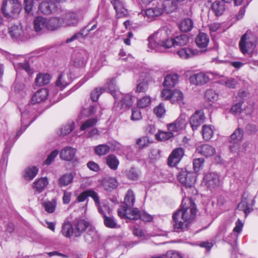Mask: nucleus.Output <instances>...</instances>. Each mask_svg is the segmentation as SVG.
Listing matches in <instances>:
<instances>
[{
  "instance_id": "nucleus-60",
  "label": "nucleus",
  "mask_w": 258,
  "mask_h": 258,
  "mask_svg": "<svg viewBox=\"0 0 258 258\" xmlns=\"http://www.w3.org/2000/svg\"><path fill=\"white\" fill-rule=\"evenodd\" d=\"M185 181L183 183V185L186 187H191L196 181L195 177L193 174L190 173L188 174V176L185 178Z\"/></svg>"
},
{
  "instance_id": "nucleus-24",
  "label": "nucleus",
  "mask_w": 258,
  "mask_h": 258,
  "mask_svg": "<svg viewBox=\"0 0 258 258\" xmlns=\"http://www.w3.org/2000/svg\"><path fill=\"white\" fill-rule=\"evenodd\" d=\"M197 152L206 157H208L214 155L216 150L210 145L204 144L198 147L197 148Z\"/></svg>"
},
{
  "instance_id": "nucleus-38",
  "label": "nucleus",
  "mask_w": 258,
  "mask_h": 258,
  "mask_svg": "<svg viewBox=\"0 0 258 258\" xmlns=\"http://www.w3.org/2000/svg\"><path fill=\"white\" fill-rule=\"evenodd\" d=\"M194 27V22L190 19H184L180 24L179 28L181 31L188 32L190 31Z\"/></svg>"
},
{
  "instance_id": "nucleus-34",
  "label": "nucleus",
  "mask_w": 258,
  "mask_h": 258,
  "mask_svg": "<svg viewBox=\"0 0 258 258\" xmlns=\"http://www.w3.org/2000/svg\"><path fill=\"white\" fill-rule=\"evenodd\" d=\"M74 177L72 173H66L61 176L58 183L60 187L66 186L72 182Z\"/></svg>"
},
{
  "instance_id": "nucleus-35",
  "label": "nucleus",
  "mask_w": 258,
  "mask_h": 258,
  "mask_svg": "<svg viewBox=\"0 0 258 258\" xmlns=\"http://www.w3.org/2000/svg\"><path fill=\"white\" fill-rule=\"evenodd\" d=\"M50 80V76L47 74H39L35 79L37 85L41 86L48 84Z\"/></svg>"
},
{
  "instance_id": "nucleus-46",
  "label": "nucleus",
  "mask_w": 258,
  "mask_h": 258,
  "mask_svg": "<svg viewBox=\"0 0 258 258\" xmlns=\"http://www.w3.org/2000/svg\"><path fill=\"white\" fill-rule=\"evenodd\" d=\"M134 102V97L130 93L125 94L121 100L122 106L125 108H128L131 107Z\"/></svg>"
},
{
  "instance_id": "nucleus-22",
  "label": "nucleus",
  "mask_w": 258,
  "mask_h": 258,
  "mask_svg": "<svg viewBox=\"0 0 258 258\" xmlns=\"http://www.w3.org/2000/svg\"><path fill=\"white\" fill-rule=\"evenodd\" d=\"M243 136V131L239 128L236 130L234 132V133L231 135L229 141L230 143L233 144V146L232 147L231 145H230V147L232 151H235L232 148L238 146V144L239 142H240L242 139Z\"/></svg>"
},
{
  "instance_id": "nucleus-43",
  "label": "nucleus",
  "mask_w": 258,
  "mask_h": 258,
  "mask_svg": "<svg viewBox=\"0 0 258 258\" xmlns=\"http://www.w3.org/2000/svg\"><path fill=\"white\" fill-rule=\"evenodd\" d=\"M106 164L112 170H116L119 164V161L116 156L109 155L106 158Z\"/></svg>"
},
{
  "instance_id": "nucleus-29",
  "label": "nucleus",
  "mask_w": 258,
  "mask_h": 258,
  "mask_svg": "<svg viewBox=\"0 0 258 258\" xmlns=\"http://www.w3.org/2000/svg\"><path fill=\"white\" fill-rule=\"evenodd\" d=\"M163 11L167 13H172L177 9V4L173 0H165L161 5Z\"/></svg>"
},
{
  "instance_id": "nucleus-30",
  "label": "nucleus",
  "mask_w": 258,
  "mask_h": 258,
  "mask_svg": "<svg viewBox=\"0 0 258 258\" xmlns=\"http://www.w3.org/2000/svg\"><path fill=\"white\" fill-rule=\"evenodd\" d=\"M178 80V76L176 74H168L165 77L163 85L166 87H173Z\"/></svg>"
},
{
  "instance_id": "nucleus-21",
  "label": "nucleus",
  "mask_w": 258,
  "mask_h": 258,
  "mask_svg": "<svg viewBox=\"0 0 258 258\" xmlns=\"http://www.w3.org/2000/svg\"><path fill=\"white\" fill-rule=\"evenodd\" d=\"M209 42L208 35L205 33L200 32L196 38V43L198 47L203 49V51L206 50L207 47Z\"/></svg>"
},
{
  "instance_id": "nucleus-37",
  "label": "nucleus",
  "mask_w": 258,
  "mask_h": 258,
  "mask_svg": "<svg viewBox=\"0 0 258 258\" xmlns=\"http://www.w3.org/2000/svg\"><path fill=\"white\" fill-rule=\"evenodd\" d=\"M38 168L35 166L28 167L24 171V178L27 180H32L37 174Z\"/></svg>"
},
{
  "instance_id": "nucleus-59",
  "label": "nucleus",
  "mask_w": 258,
  "mask_h": 258,
  "mask_svg": "<svg viewBox=\"0 0 258 258\" xmlns=\"http://www.w3.org/2000/svg\"><path fill=\"white\" fill-rule=\"evenodd\" d=\"M97 122L96 119L94 118H90L85 121L81 126V130L84 131L89 127L94 126Z\"/></svg>"
},
{
  "instance_id": "nucleus-1",
  "label": "nucleus",
  "mask_w": 258,
  "mask_h": 258,
  "mask_svg": "<svg viewBox=\"0 0 258 258\" xmlns=\"http://www.w3.org/2000/svg\"><path fill=\"white\" fill-rule=\"evenodd\" d=\"M197 209L193 201L189 198H184L182 202V209L175 212L172 219L175 231L179 232L187 229L188 226L196 217Z\"/></svg>"
},
{
  "instance_id": "nucleus-45",
  "label": "nucleus",
  "mask_w": 258,
  "mask_h": 258,
  "mask_svg": "<svg viewBox=\"0 0 258 258\" xmlns=\"http://www.w3.org/2000/svg\"><path fill=\"white\" fill-rule=\"evenodd\" d=\"M96 205L98 208V212L103 215V218L105 217V216H107V215H110L111 209L107 205L103 203L100 204V202H99V204H97Z\"/></svg>"
},
{
  "instance_id": "nucleus-14",
  "label": "nucleus",
  "mask_w": 258,
  "mask_h": 258,
  "mask_svg": "<svg viewBox=\"0 0 258 258\" xmlns=\"http://www.w3.org/2000/svg\"><path fill=\"white\" fill-rule=\"evenodd\" d=\"M47 19L41 16L36 17L33 20V28L37 33H43L47 30Z\"/></svg>"
},
{
  "instance_id": "nucleus-27",
  "label": "nucleus",
  "mask_w": 258,
  "mask_h": 258,
  "mask_svg": "<svg viewBox=\"0 0 258 258\" xmlns=\"http://www.w3.org/2000/svg\"><path fill=\"white\" fill-rule=\"evenodd\" d=\"M199 51L190 48H183L177 51V54L183 59L191 58L198 54Z\"/></svg>"
},
{
  "instance_id": "nucleus-57",
  "label": "nucleus",
  "mask_w": 258,
  "mask_h": 258,
  "mask_svg": "<svg viewBox=\"0 0 258 258\" xmlns=\"http://www.w3.org/2000/svg\"><path fill=\"white\" fill-rule=\"evenodd\" d=\"M127 215V219L132 220H137L140 218L141 211L137 208H133L130 210Z\"/></svg>"
},
{
  "instance_id": "nucleus-25",
  "label": "nucleus",
  "mask_w": 258,
  "mask_h": 258,
  "mask_svg": "<svg viewBox=\"0 0 258 258\" xmlns=\"http://www.w3.org/2000/svg\"><path fill=\"white\" fill-rule=\"evenodd\" d=\"M48 94V90L46 89H41L37 91L31 99L32 104H34L44 101Z\"/></svg>"
},
{
  "instance_id": "nucleus-42",
  "label": "nucleus",
  "mask_w": 258,
  "mask_h": 258,
  "mask_svg": "<svg viewBox=\"0 0 258 258\" xmlns=\"http://www.w3.org/2000/svg\"><path fill=\"white\" fill-rule=\"evenodd\" d=\"M213 126L210 125H204L202 128V135L204 140H209L213 135Z\"/></svg>"
},
{
  "instance_id": "nucleus-3",
  "label": "nucleus",
  "mask_w": 258,
  "mask_h": 258,
  "mask_svg": "<svg viewBox=\"0 0 258 258\" xmlns=\"http://www.w3.org/2000/svg\"><path fill=\"white\" fill-rule=\"evenodd\" d=\"M153 34L158 41V44L161 46L166 48H170L172 46V38L171 37L172 31L170 28L167 26L163 27Z\"/></svg>"
},
{
  "instance_id": "nucleus-12",
  "label": "nucleus",
  "mask_w": 258,
  "mask_h": 258,
  "mask_svg": "<svg viewBox=\"0 0 258 258\" xmlns=\"http://www.w3.org/2000/svg\"><path fill=\"white\" fill-rule=\"evenodd\" d=\"M91 224L84 219H77L73 222V226L75 229V236L80 237L81 235L87 230Z\"/></svg>"
},
{
  "instance_id": "nucleus-61",
  "label": "nucleus",
  "mask_w": 258,
  "mask_h": 258,
  "mask_svg": "<svg viewBox=\"0 0 258 258\" xmlns=\"http://www.w3.org/2000/svg\"><path fill=\"white\" fill-rule=\"evenodd\" d=\"M142 118V115L140 110L138 108L132 109L131 119L132 120H139Z\"/></svg>"
},
{
  "instance_id": "nucleus-39",
  "label": "nucleus",
  "mask_w": 258,
  "mask_h": 258,
  "mask_svg": "<svg viewBox=\"0 0 258 258\" xmlns=\"http://www.w3.org/2000/svg\"><path fill=\"white\" fill-rule=\"evenodd\" d=\"M183 95L181 91L178 90H174L172 91L171 99L170 101L172 103H177L179 104H183Z\"/></svg>"
},
{
  "instance_id": "nucleus-9",
  "label": "nucleus",
  "mask_w": 258,
  "mask_h": 258,
  "mask_svg": "<svg viewBox=\"0 0 258 258\" xmlns=\"http://www.w3.org/2000/svg\"><path fill=\"white\" fill-rule=\"evenodd\" d=\"M184 155V150L182 148L174 149L168 158V165L170 167L175 166L181 161Z\"/></svg>"
},
{
  "instance_id": "nucleus-7",
  "label": "nucleus",
  "mask_w": 258,
  "mask_h": 258,
  "mask_svg": "<svg viewBox=\"0 0 258 258\" xmlns=\"http://www.w3.org/2000/svg\"><path fill=\"white\" fill-rule=\"evenodd\" d=\"M239 46L240 51L243 54L246 53L251 54L256 45L250 37H247V34L245 33L241 37Z\"/></svg>"
},
{
  "instance_id": "nucleus-62",
  "label": "nucleus",
  "mask_w": 258,
  "mask_h": 258,
  "mask_svg": "<svg viewBox=\"0 0 258 258\" xmlns=\"http://www.w3.org/2000/svg\"><path fill=\"white\" fill-rule=\"evenodd\" d=\"M205 97L210 101H216L218 98V95L213 90H208L205 93Z\"/></svg>"
},
{
  "instance_id": "nucleus-49",
  "label": "nucleus",
  "mask_w": 258,
  "mask_h": 258,
  "mask_svg": "<svg viewBox=\"0 0 258 258\" xmlns=\"http://www.w3.org/2000/svg\"><path fill=\"white\" fill-rule=\"evenodd\" d=\"M103 186L106 190L113 189L117 186L116 180L113 178L106 179L103 182Z\"/></svg>"
},
{
  "instance_id": "nucleus-17",
  "label": "nucleus",
  "mask_w": 258,
  "mask_h": 258,
  "mask_svg": "<svg viewBox=\"0 0 258 258\" xmlns=\"http://www.w3.org/2000/svg\"><path fill=\"white\" fill-rule=\"evenodd\" d=\"M56 8V6L55 3L51 0H47L40 4L39 9L43 14L49 15L55 10Z\"/></svg>"
},
{
  "instance_id": "nucleus-6",
  "label": "nucleus",
  "mask_w": 258,
  "mask_h": 258,
  "mask_svg": "<svg viewBox=\"0 0 258 258\" xmlns=\"http://www.w3.org/2000/svg\"><path fill=\"white\" fill-rule=\"evenodd\" d=\"M97 26V22L96 21V17H95L92 19L89 23L83 29H82L80 32L75 33L71 38L68 39L66 40L67 43L71 42L76 39L79 38H83L87 36L89 33L93 31L96 29Z\"/></svg>"
},
{
  "instance_id": "nucleus-36",
  "label": "nucleus",
  "mask_w": 258,
  "mask_h": 258,
  "mask_svg": "<svg viewBox=\"0 0 258 258\" xmlns=\"http://www.w3.org/2000/svg\"><path fill=\"white\" fill-rule=\"evenodd\" d=\"M73 64L76 67H82L85 64V59L83 54L77 53L72 57Z\"/></svg>"
},
{
  "instance_id": "nucleus-48",
  "label": "nucleus",
  "mask_w": 258,
  "mask_h": 258,
  "mask_svg": "<svg viewBox=\"0 0 258 258\" xmlns=\"http://www.w3.org/2000/svg\"><path fill=\"white\" fill-rule=\"evenodd\" d=\"M151 103V98L149 96H145L137 102V106L139 108H144L150 105Z\"/></svg>"
},
{
  "instance_id": "nucleus-40",
  "label": "nucleus",
  "mask_w": 258,
  "mask_h": 258,
  "mask_svg": "<svg viewBox=\"0 0 258 258\" xmlns=\"http://www.w3.org/2000/svg\"><path fill=\"white\" fill-rule=\"evenodd\" d=\"M56 205L57 203L55 199L44 202L42 204V206L44 208L45 211L48 213H53L55 210Z\"/></svg>"
},
{
  "instance_id": "nucleus-53",
  "label": "nucleus",
  "mask_w": 258,
  "mask_h": 258,
  "mask_svg": "<svg viewBox=\"0 0 258 258\" xmlns=\"http://www.w3.org/2000/svg\"><path fill=\"white\" fill-rule=\"evenodd\" d=\"M149 143L150 142L149 138L146 136H144L138 138L136 141V144L140 149L148 146Z\"/></svg>"
},
{
  "instance_id": "nucleus-10",
  "label": "nucleus",
  "mask_w": 258,
  "mask_h": 258,
  "mask_svg": "<svg viewBox=\"0 0 258 258\" xmlns=\"http://www.w3.org/2000/svg\"><path fill=\"white\" fill-rule=\"evenodd\" d=\"M211 73H199L190 77L189 80L191 83L195 85H203L207 83L212 76Z\"/></svg>"
},
{
  "instance_id": "nucleus-44",
  "label": "nucleus",
  "mask_w": 258,
  "mask_h": 258,
  "mask_svg": "<svg viewBox=\"0 0 258 258\" xmlns=\"http://www.w3.org/2000/svg\"><path fill=\"white\" fill-rule=\"evenodd\" d=\"M110 147L106 144H101L97 146L94 148V151L98 156H103L109 153Z\"/></svg>"
},
{
  "instance_id": "nucleus-8",
  "label": "nucleus",
  "mask_w": 258,
  "mask_h": 258,
  "mask_svg": "<svg viewBox=\"0 0 258 258\" xmlns=\"http://www.w3.org/2000/svg\"><path fill=\"white\" fill-rule=\"evenodd\" d=\"M186 116L184 114L180 115L174 121L167 125L168 130L175 133H179L184 130L186 125Z\"/></svg>"
},
{
  "instance_id": "nucleus-41",
  "label": "nucleus",
  "mask_w": 258,
  "mask_h": 258,
  "mask_svg": "<svg viewBox=\"0 0 258 258\" xmlns=\"http://www.w3.org/2000/svg\"><path fill=\"white\" fill-rule=\"evenodd\" d=\"M108 89L109 93L114 97L115 99H118L121 95V93L118 91L114 83V81H111L107 83Z\"/></svg>"
},
{
  "instance_id": "nucleus-5",
  "label": "nucleus",
  "mask_w": 258,
  "mask_h": 258,
  "mask_svg": "<svg viewBox=\"0 0 258 258\" xmlns=\"http://www.w3.org/2000/svg\"><path fill=\"white\" fill-rule=\"evenodd\" d=\"M8 32L13 39L25 41L29 37L27 29H24L21 24L12 26Z\"/></svg>"
},
{
  "instance_id": "nucleus-2",
  "label": "nucleus",
  "mask_w": 258,
  "mask_h": 258,
  "mask_svg": "<svg viewBox=\"0 0 258 258\" xmlns=\"http://www.w3.org/2000/svg\"><path fill=\"white\" fill-rule=\"evenodd\" d=\"M21 8V4L18 0H4L1 10L4 16L9 19L17 17Z\"/></svg>"
},
{
  "instance_id": "nucleus-52",
  "label": "nucleus",
  "mask_w": 258,
  "mask_h": 258,
  "mask_svg": "<svg viewBox=\"0 0 258 258\" xmlns=\"http://www.w3.org/2000/svg\"><path fill=\"white\" fill-rule=\"evenodd\" d=\"M75 123L72 122L62 126L60 129V135L66 136L69 134L74 128Z\"/></svg>"
},
{
  "instance_id": "nucleus-11",
  "label": "nucleus",
  "mask_w": 258,
  "mask_h": 258,
  "mask_svg": "<svg viewBox=\"0 0 258 258\" xmlns=\"http://www.w3.org/2000/svg\"><path fill=\"white\" fill-rule=\"evenodd\" d=\"M205 114L202 110L196 111L190 117L189 123L193 131H195L204 122Z\"/></svg>"
},
{
  "instance_id": "nucleus-4",
  "label": "nucleus",
  "mask_w": 258,
  "mask_h": 258,
  "mask_svg": "<svg viewBox=\"0 0 258 258\" xmlns=\"http://www.w3.org/2000/svg\"><path fill=\"white\" fill-rule=\"evenodd\" d=\"M60 18L63 27H75L83 19V15L81 12L69 11L62 15Z\"/></svg>"
},
{
  "instance_id": "nucleus-16",
  "label": "nucleus",
  "mask_w": 258,
  "mask_h": 258,
  "mask_svg": "<svg viewBox=\"0 0 258 258\" xmlns=\"http://www.w3.org/2000/svg\"><path fill=\"white\" fill-rule=\"evenodd\" d=\"M76 149L72 147L67 146L62 148L59 153V157L61 159L71 161L75 157Z\"/></svg>"
},
{
  "instance_id": "nucleus-64",
  "label": "nucleus",
  "mask_w": 258,
  "mask_h": 258,
  "mask_svg": "<svg viewBox=\"0 0 258 258\" xmlns=\"http://www.w3.org/2000/svg\"><path fill=\"white\" fill-rule=\"evenodd\" d=\"M155 114L158 117L162 116L165 113V109L162 103H160L154 109Z\"/></svg>"
},
{
  "instance_id": "nucleus-19",
  "label": "nucleus",
  "mask_w": 258,
  "mask_h": 258,
  "mask_svg": "<svg viewBox=\"0 0 258 258\" xmlns=\"http://www.w3.org/2000/svg\"><path fill=\"white\" fill-rule=\"evenodd\" d=\"M71 83V78L68 73L60 74L56 81V86L60 90L64 89Z\"/></svg>"
},
{
  "instance_id": "nucleus-13",
  "label": "nucleus",
  "mask_w": 258,
  "mask_h": 258,
  "mask_svg": "<svg viewBox=\"0 0 258 258\" xmlns=\"http://www.w3.org/2000/svg\"><path fill=\"white\" fill-rule=\"evenodd\" d=\"M204 181L207 187L210 189H214L220 185L219 176L216 173H209L205 175Z\"/></svg>"
},
{
  "instance_id": "nucleus-15",
  "label": "nucleus",
  "mask_w": 258,
  "mask_h": 258,
  "mask_svg": "<svg viewBox=\"0 0 258 258\" xmlns=\"http://www.w3.org/2000/svg\"><path fill=\"white\" fill-rule=\"evenodd\" d=\"M110 2L113 5L118 17H122L128 15L127 10L125 8L124 4L121 0H110Z\"/></svg>"
},
{
  "instance_id": "nucleus-20",
  "label": "nucleus",
  "mask_w": 258,
  "mask_h": 258,
  "mask_svg": "<svg viewBox=\"0 0 258 258\" xmlns=\"http://www.w3.org/2000/svg\"><path fill=\"white\" fill-rule=\"evenodd\" d=\"M210 9L215 16L219 17L224 14L225 11V6L222 2L215 0L212 2Z\"/></svg>"
},
{
  "instance_id": "nucleus-63",
  "label": "nucleus",
  "mask_w": 258,
  "mask_h": 258,
  "mask_svg": "<svg viewBox=\"0 0 258 258\" xmlns=\"http://www.w3.org/2000/svg\"><path fill=\"white\" fill-rule=\"evenodd\" d=\"M204 159L203 158H197L193 161V167L196 172H198L203 165Z\"/></svg>"
},
{
  "instance_id": "nucleus-50",
  "label": "nucleus",
  "mask_w": 258,
  "mask_h": 258,
  "mask_svg": "<svg viewBox=\"0 0 258 258\" xmlns=\"http://www.w3.org/2000/svg\"><path fill=\"white\" fill-rule=\"evenodd\" d=\"M97 107V105H94L90 106L88 108H83L81 112V114L86 117L89 116L96 112Z\"/></svg>"
},
{
  "instance_id": "nucleus-32",
  "label": "nucleus",
  "mask_w": 258,
  "mask_h": 258,
  "mask_svg": "<svg viewBox=\"0 0 258 258\" xmlns=\"http://www.w3.org/2000/svg\"><path fill=\"white\" fill-rule=\"evenodd\" d=\"M189 41V37L187 35L181 34L172 39V46H182L186 45Z\"/></svg>"
},
{
  "instance_id": "nucleus-31",
  "label": "nucleus",
  "mask_w": 258,
  "mask_h": 258,
  "mask_svg": "<svg viewBox=\"0 0 258 258\" xmlns=\"http://www.w3.org/2000/svg\"><path fill=\"white\" fill-rule=\"evenodd\" d=\"M163 12L161 4H158L155 7L147 9L146 11V14L149 17H153L161 15Z\"/></svg>"
},
{
  "instance_id": "nucleus-33",
  "label": "nucleus",
  "mask_w": 258,
  "mask_h": 258,
  "mask_svg": "<svg viewBox=\"0 0 258 258\" xmlns=\"http://www.w3.org/2000/svg\"><path fill=\"white\" fill-rule=\"evenodd\" d=\"M135 195L132 189H128L124 197L123 203L128 208H132L135 202Z\"/></svg>"
},
{
  "instance_id": "nucleus-54",
  "label": "nucleus",
  "mask_w": 258,
  "mask_h": 258,
  "mask_svg": "<svg viewBox=\"0 0 258 258\" xmlns=\"http://www.w3.org/2000/svg\"><path fill=\"white\" fill-rule=\"evenodd\" d=\"M104 223L107 227L110 228H114L116 227L117 225L114 219L109 216H105L104 217Z\"/></svg>"
},
{
  "instance_id": "nucleus-18",
  "label": "nucleus",
  "mask_w": 258,
  "mask_h": 258,
  "mask_svg": "<svg viewBox=\"0 0 258 258\" xmlns=\"http://www.w3.org/2000/svg\"><path fill=\"white\" fill-rule=\"evenodd\" d=\"M99 238V234L95 228L91 225L87 229V231L84 235L85 241L90 244L97 240Z\"/></svg>"
},
{
  "instance_id": "nucleus-47",
  "label": "nucleus",
  "mask_w": 258,
  "mask_h": 258,
  "mask_svg": "<svg viewBox=\"0 0 258 258\" xmlns=\"http://www.w3.org/2000/svg\"><path fill=\"white\" fill-rule=\"evenodd\" d=\"M174 135L172 132L160 131L156 135V138L160 141H166L173 137Z\"/></svg>"
},
{
  "instance_id": "nucleus-58",
  "label": "nucleus",
  "mask_w": 258,
  "mask_h": 258,
  "mask_svg": "<svg viewBox=\"0 0 258 258\" xmlns=\"http://www.w3.org/2000/svg\"><path fill=\"white\" fill-rule=\"evenodd\" d=\"M148 84L147 82H142L139 83L136 86L135 92L145 93L148 89Z\"/></svg>"
},
{
  "instance_id": "nucleus-26",
  "label": "nucleus",
  "mask_w": 258,
  "mask_h": 258,
  "mask_svg": "<svg viewBox=\"0 0 258 258\" xmlns=\"http://www.w3.org/2000/svg\"><path fill=\"white\" fill-rule=\"evenodd\" d=\"M61 232L66 237H70L72 236H75V229L73 224L70 222L64 221L62 224Z\"/></svg>"
},
{
  "instance_id": "nucleus-28",
  "label": "nucleus",
  "mask_w": 258,
  "mask_h": 258,
  "mask_svg": "<svg viewBox=\"0 0 258 258\" xmlns=\"http://www.w3.org/2000/svg\"><path fill=\"white\" fill-rule=\"evenodd\" d=\"M48 181L46 177H42L36 180L33 184V187L38 193L41 192L47 186Z\"/></svg>"
},
{
  "instance_id": "nucleus-55",
  "label": "nucleus",
  "mask_w": 258,
  "mask_h": 258,
  "mask_svg": "<svg viewBox=\"0 0 258 258\" xmlns=\"http://www.w3.org/2000/svg\"><path fill=\"white\" fill-rule=\"evenodd\" d=\"M237 208L239 210L243 211L246 216L250 212L246 199H242L241 202L238 205Z\"/></svg>"
},
{
  "instance_id": "nucleus-56",
  "label": "nucleus",
  "mask_w": 258,
  "mask_h": 258,
  "mask_svg": "<svg viewBox=\"0 0 258 258\" xmlns=\"http://www.w3.org/2000/svg\"><path fill=\"white\" fill-rule=\"evenodd\" d=\"M24 6L25 12L29 15H32V9L33 7V0H24Z\"/></svg>"
},
{
  "instance_id": "nucleus-51",
  "label": "nucleus",
  "mask_w": 258,
  "mask_h": 258,
  "mask_svg": "<svg viewBox=\"0 0 258 258\" xmlns=\"http://www.w3.org/2000/svg\"><path fill=\"white\" fill-rule=\"evenodd\" d=\"M243 223L241 221L240 219H238V220L235 223V227L233 229L234 233H231V237H233L234 239H237L238 237V235L236 234L235 233H237L238 234L240 233L243 228Z\"/></svg>"
},
{
  "instance_id": "nucleus-23",
  "label": "nucleus",
  "mask_w": 258,
  "mask_h": 258,
  "mask_svg": "<svg viewBox=\"0 0 258 258\" xmlns=\"http://www.w3.org/2000/svg\"><path fill=\"white\" fill-rule=\"evenodd\" d=\"M47 30L55 31L62 27L60 17H51L47 19Z\"/></svg>"
}]
</instances>
